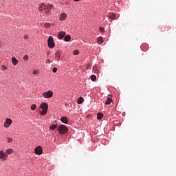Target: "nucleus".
I'll use <instances>...</instances> for the list:
<instances>
[{
	"label": "nucleus",
	"instance_id": "f257e3e1",
	"mask_svg": "<svg viewBox=\"0 0 176 176\" xmlns=\"http://www.w3.org/2000/svg\"><path fill=\"white\" fill-rule=\"evenodd\" d=\"M52 8L53 6L52 5H47L45 3H41L38 7L39 12H45L47 14V13H50V10H52Z\"/></svg>",
	"mask_w": 176,
	"mask_h": 176
},
{
	"label": "nucleus",
	"instance_id": "f03ea898",
	"mask_svg": "<svg viewBox=\"0 0 176 176\" xmlns=\"http://www.w3.org/2000/svg\"><path fill=\"white\" fill-rule=\"evenodd\" d=\"M40 108L43 109V111H40V113L42 116L46 115L47 113V109H49V104L46 102H43L40 105Z\"/></svg>",
	"mask_w": 176,
	"mask_h": 176
},
{
	"label": "nucleus",
	"instance_id": "7ed1b4c3",
	"mask_svg": "<svg viewBox=\"0 0 176 176\" xmlns=\"http://www.w3.org/2000/svg\"><path fill=\"white\" fill-rule=\"evenodd\" d=\"M59 134H65L68 131V128L64 124L59 125L58 127Z\"/></svg>",
	"mask_w": 176,
	"mask_h": 176
},
{
	"label": "nucleus",
	"instance_id": "20e7f679",
	"mask_svg": "<svg viewBox=\"0 0 176 176\" xmlns=\"http://www.w3.org/2000/svg\"><path fill=\"white\" fill-rule=\"evenodd\" d=\"M47 45L50 49H53L54 46H56V44L54 43V40L53 39V36H49V38L47 40Z\"/></svg>",
	"mask_w": 176,
	"mask_h": 176
},
{
	"label": "nucleus",
	"instance_id": "39448f33",
	"mask_svg": "<svg viewBox=\"0 0 176 176\" xmlns=\"http://www.w3.org/2000/svg\"><path fill=\"white\" fill-rule=\"evenodd\" d=\"M42 96L45 98H52V97H53V91L50 90L46 92H43Z\"/></svg>",
	"mask_w": 176,
	"mask_h": 176
},
{
	"label": "nucleus",
	"instance_id": "423d86ee",
	"mask_svg": "<svg viewBox=\"0 0 176 176\" xmlns=\"http://www.w3.org/2000/svg\"><path fill=\"white\" fill-rule=\"evenodd\" d=\"M10 124H12V119L10 118L6 119V121L3 124L4 127L6 129H9V127H10Z\"/></svg>",
	"mask_w": 176,
	"mask_h": 176
},
{
	"label": "nucleus",
	"instance_id": "0eeeda50",
	"mask_svg": "<svg viewBox=\"0 0 176 176\" xmlns=\"http://www.w3.org/2000/svg\"><path fill=\"white\" fill-rule=\"evenodd\" d=\"M34 152L36 153V155H42L43 150L42 149V146H38L37 147L35 148L34 149Z\"/></svg>",
	"mask_w": 176,
	"mask_h": 176
},
{
	"label": "nucleus",
	"instance_id": "6e6552de",
	"mask_svg": "<svg viewBox=\"0 0 176 176\" xmlns=\"http://www.w3.org/2000/svg\"><path fill=\"white\" fill-rule=\"evenodd\" d=\"M94 74H96V75H98L100 74V67L97 65H94L93 67V69H92Z\"/></svg>",
	"mask_w": 176,
	"mask_h": 176
},
{
	"label": "nucleus",
	"instance_id": "1a4fd4ad",
	"mask_svg": "<svg viewBox=\"0 0 176 176\" xmlns=\"http://www.w3.org/2000/svg\"><path fill=\"white\" fill-rule=\"evenodd\" d=\"M66 34L67 33H65V32H60L59 33H58V38H59V39H63V38H64V36H65V35H66Z\"/></svg>",
	"mask_w": 176,
	"mask_h": 176
},
{
	"label": "nucleus",
	"instance_id": "9d476101",
	"mask_svg": "<svg viewBox=\"0 0 176 176\" xmlns=\"http://www.w3.org/2000/svg\"><path fill=\"white\" fill-rule=\"evenodd\" d=\"M65 19H67V14H65V13L61 14L59 17V20H60V21H64V20H65Z\"/></svg>",
	"mask_w": 176,
	"mask_h": 176
},
{
	"label": "nucleus",
	"instance_id": "9b49d317",
	"mask_svg": "<svg viewBox=\"0 0 176 176\" xmlns=\"http://www.w3.org/2000/svg\"><path fill=\"white\" fill-rule=\"evenodd\" d=\"M109 18L111 19V20H116V14H113V13H110Z\"/></svg>",
	"mask_w": 176,
	"mask_h": 176
},
{
	"label": "nucleus",
	"instance_id": "f8f14e48",
	"mask_svg": "<svg viewBox=\"0 0 176 176\" xmlns=\"http://www.w3.org/2000/svg\"><path fill=\"white\" fill-rule=\"evenodd\" d=\"M60 120H61L62 123H65V124H67V123H68V119L65 116L62 117L60 118Z\"/></svg>",
	"mask_w": 176,
	"mask_h": 176
},
{
	"label": "nucleus",
	"instance_id": "ddd939ff",
	"mask_svg": "<svg viewBox=\"0 0 176 176\" xmlns=\"http://www.w3.org/2000/svg\"><path fill=\"white\" fill-rule=\"evenodd\" d=\"M12 63L13 65H16V64L19 63V60H17V58H16V57H12Z\"/></svg>",
	"mask_w": 176,
	"mask_h": 176
},
{
	"label": "nucleus",
	"instance_id": "4468645a",
	"mask_svg": "<svg viewBox=\"0 0 176 176\" xmlns=\"http://www.w3.org/2000/svg\"><path fill=\"white\" fill-rule=\"evenodd\" d=\"M71 41V36L70 35H66L64 38L65 42H69Z\"/></svg>",
	"mask_w": 176,
	"mask_h": 176
},
{
	"label": "nucleus",
	"instance_id": "2eb2a0df",
	"mask_svg": "<svg viewBox=\"0 0 176 176\" xmlns=\"http://www.w3.org/2000/svg\"><path fill=\"white\" fill-rule=\"evenodd\" d=\"M55 56H56V58L58 60L61 58V53L58 51L55 53Z\"/></svg>",
	"mask_w": 176,
	"mask_h": 176
},
{
	"label": "nucleus",
	"instance_id": "dca6fc26",
	"mask_svg": "<svg viewBox=\"0 0 176 176\" xmlns=\"http://www.w3.org/2000/svg\"><path fill=\"white\" fill-rule=\"evenodd\" d=\"M111 102H112V98H107V100L105 101V104L110 105Z\"/></svg>",
	"mask_w": 176,
	"mask_h": 176
},
{
	"label": "nucleus",
	"instance_id": "f3484780",
	"mask_svg": "<svg viewBox=\"0 0 176 176\" xmlns=\"http://www.w3.org/2000/svg\"><path fill=\"white\" fill-rule=\"evenodd\" d=\"M13 153V149L8 148L6 151V155H12Z\"/></svg>",
	"mask_w": 176,
	"mask_h": 176
},
{
	"label": "nucleus",
	"instance_id": "a211bd4d",
	"mask_svg": "<svg viewBox=\"0 0 176 176\" xmlns=\"http://www.w3.org/2000/svg\"><path fill=\"white\" fill-rule=\"evenodd\" d=\"M6 158H8V155H0L1 161H6Z\"/></svg>",
	"mask_w": 176,
	"mask_h": 176
},
{
	"label": "nucleus",
	"instance_id": "6ab92c4d",
	"mask_svg": "<svg viewBox=\"0 0 176 176\" xmlns=\"http://www.w3.org/2000/svg\"><path fill=\"white\" fill-rule=\"evenodd\" d=\"M104 42V38H102V36H100L98 38V43L99 45H101V43H102Z\"/></svg>",
	"mask_w": 176,
	"mask_h": 176
},
{
	"label": "nucleus",
	"instance_id": "aec40b11",
	"mask_svg": "<svg viewBox=\"0 0 176 176\" xmlns=\"http://www.w3.org/2000/svg\"><path fill=\"white\" fill-rule=\"evenodd\" d=\"M102 116H104V114H102V113H98L97 116V119H98V120H101V119H102Z\"/></svg>",
	"mask_w": 176,
	"mask_h": 176
},
{
	"label": "nucleus",
	"instance_id": "412c9836",
	"mask_svg": "<svg viewBox=\"0 0 176 176\" xmlns=\"http://www.w3.org/2000/svg\"><path fill=\"white\" fill-rule=\"evenodd\" d=\"M91 80H92V82H96V80H97V76H96L94 74H92L91 76Z\"/></svg>",
	"mask_w": 176,
	"mask_h": 176
},
{
	"label": "nucleus",
	"instance_id": "4be33fe9",
	"mask_svg": "<svg viewBox=\"0 0 176 176\" xmlns=\"http://www.w3.org/2000/svg\"><path fill=\"white\" fill-rule=\"evenodd\" d=\"M58 125L57 124H52L50 126V130H56L57 129Z\"/></svg>",
	"mask_w": 176,
	"mask_h": 176
},
{
	"label": "nucleus",
	"instance_id": "5701e85b",
	"mask_svg": "<svg viewBox=\"0 0 176 176\" xmlns=\"http://www.w3.org/2000/svg\"><path fill=\"white\" fill-rule=\"evenodd\" d=\"M83 101H85V100H84L82 97H80V98L78 99V104H82V103H83Z\"/></svg>",
	"mask_w": 176,
	"mask_h": 176
},
{
	"label": "nucleus",
	"instance_id": "b1692460",
	"mask_svg": "<svg viewBox=\"0 0 176 176\" xmlns=\"http://www.w3.org/2000/svg\"><path fill=\"white\" fill-rule=\"evenodd\" d=\"M31 109L32 111H35V109H36V104H32Z\"/></svg>",
	"mask_w": 176,
	"mask_h": 176
},
{
	"label": "nucleus",
	"instance_id": "393cba45",
	"mask_svg": "<svg viewBox=\"0 0 176 176\" xmlns=\"http://www.w3.org/2000/svg\"><path fill=\"white\" fill-rule=\"evenodd\" d=\"M73 54L74 56H78V54H79V51L78 50H76L73 52Z\"/></svg>",
	"mask_w": 176,
	"mask_h": 176
},
{
	"label": "nucleus",
	"instance_id": "a878e982",
	"mask_svg": "<svg viewBox=\"0 0 176 176\" xmlns=\"http://www.w3.org/2000/svg\"><path fill=\"white\" fill-rule=\"evenodd\" d=\"M6 69H8V67H6V66H5V65H1V71H6Z\"/></svg>",
	"mask_w": 176,
	"mask_h": 176
},
{
	"label": "nucleus",
	"instance_id": "bb28decb",
	"mask_svg": "<svg viewBox=\"0 0 176 176\" xmlns=\"http://www.w3.org/2000/svg\"><path fill=\"white\" fill-rule=\"evenodd\" d=\"M12 141H13V139L12 138H7V142L8 144H10V142H12Z\"/></svg>",
	"mask_w": 176,
	"mask_h": 176
},
{
	"label": "nucleus",
	"instance_id": "cd10ccee",
	"mask_svg": "<svg viewBox=\"0 0 176 176\" xmlns=\"http://www.w3.org/2000/svg\"><path fill=\"white\" fill-rule=\"evenodd\" d=\"M28 55H25L24 56H23V60H25V61H28Z\"/></svg>",
	"mask_w": 176,
	"mask_h": 176
},
{
	"label": "nucleus",
	"instance_id": "c85d7f7f",
	"mask_svg": "<svg viewBox=\"0 0 176 176\" xmlns=\"http://www.w3.org/2000/svg\"><path fill=\"white\" fill-rule=\"evenodd\" d=\"M39 74V70H34L33 71V75H38Z\"/></svg>",
	"mask_w": 176,
	"mask_h": 176
},
{
	"label": "nucleus",
	"instance_id": "c756f323",
	"mask_svg": "<svg viewBox=\"0 0 176 176\" xmlns=\"http://www.w3.org/2000/svg\"><path fill=\"white\" fill-rule=\"evenodd\" d=\"M49 27H50V23H47L45 24V28H49Z\"/></svg>",
	"mask_w": 176,
	"mask_h": 176
},
{
	"label": "nucleus",
	"instance_id": "7c9ffc66",
	"mask_svg": "<svg viewBox=\"0 0 176 176\" xmlns=\"http://www.w3.org/2000/svg\"><path fill=\"white\" fill-rule=\"evenodd\" d=\"M52 72L56 74V72H57V67H54L52 69Z\"/></svg>",
	"mask_w": 176,
	"mask_h": 176
},
{
	"label": "nucleus",
	"instance_id": "2f4dec72",
	"mask_svg": "<svg viewBox=\"0 0 176 176\" xmlns=\"http://www.w3.org/2000/svg\"><path fill=\"white\" fill-rule=\"evenodd\" d=\"M45 63H46V64H50V63H51L50 59H47L45 60Z\"/></svg>",
	"mask_w": 176,
	"mask_h": 176
},
{
	"label": "nucleus",
	"instance_id": "473e14b6",
	"mask_svg": "<svg viewBox=\"0 0 176 176\" xmlns=\"http://www.w3.org/2000/svg\"><path fill=\"white\" fill-rule=\"evenodd\" d=\"M99 30H100V32H104V29H103L102 27H100V28H99Z\"/></svg>",
	"mask_w": 176,
	"mask_h": 176
},
{
	"label": "nucleus",
	"instance_id": "72a5a7b5",
	"mask_svg": "<svg viewBox=\"0 0 176 176\" xmlns=\"http://www.w3.org/2000/svg\"><path fill=\"white\" fill-rule=\"evenodd\" d=\"M24 39H28V36L27 34L24 36Z\"/></svg>",
	"mask_w": 176,
	"mask_h": 176
},
{
	"label": "nucleus",
	"instance_id": "f704fd0d",
	"mask_svg": "<svg viewBox=\"0 0 176 176\" xmlns=\"http://www.w3.org/2000/svg\"><path fill=\"white\" fill-rule=\"evenodd\" d=\"M0 155H5V153L3 152V151H0Z\"/></svg>",
	"mask_w": 176,
	"mask_h": 176
},
{
	"label": "nucleus",
	"instance_id": "c9c22d12",
	"mask_svg": "<svg viewBox=\"0 0 176 176\" xmlns=\"http://www.w3.org/2000/svg\"><path fill=\"white\" fill-rule=\"evenodd\" d=\"M74 2H79L80 0H74Z\"/></svg>",
	"mask_w": 176,
	"mask_h": 176
},
{
	"label": "nucleus",
	"instance_id": "e433bc0d",
	"mask_svg": "<svg viewBox=\"0 0 176 176\" xmlns=\"http://www.w3.org/2000/svg\"><path fill=\"white\" fill-rule=\"evenodd\" d=\"M50 54V52H47V55Z\"/></svg>",
	"mask_w": 176,
	"mask_h": 176
}]
</instances>
